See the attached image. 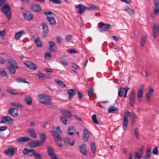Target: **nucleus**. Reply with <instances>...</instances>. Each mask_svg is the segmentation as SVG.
Returning <instances> with one entry per match:
<instances>
[{"label": "nucleus", "mask_w": 159, "mask_h": 159, "mask_svg": "<svg viewBox=\"0 0 159 159\" xmlns=\"http://www.w3.org/2000/svg\"><path fill=\"white\" fill-rule=\"evenodd\" d=\"M38 97L39 101L42 104L50 105L53 104L51 102L52 98L47 95L40 94L38 95Z\"/></svg>", "instance_id": "obj_1"}, {"label": "nucleus", "mask_w": 159, "mask_h": 159, "mask_svg": "<svg viewBox=\"0 0 159 159\" xmlns=\"http://www.w3.org/2000/svg\"><path fill=\"white\" fill-rule=\"evenodd\" d=\"M1 11L6 16L8 20L11 19V12L8 4L6 3L3 5L1 8Z\"/></svg>", "instance_id": "obj_2"}, {"label": "nucleus", "mask_w": 159, "mask_h": 159, "mask_svg": "<svg viewBox=\"0 0 159 159\" xmlns=\"http://www.w3.org/2000/svg\"><path fill=\"white\" fill-rule=\"evenodd\" d=\"M100 32L105 31L108 30L111 26V25L108 24H104L101 22L98 24Z\"/></svg>", "instance_id": "obj_3"}, {"label": "nucleus", "mask_w": 159, "mask_h": 159, "mask_svg": "<svg viewBox=\"0 0 159 159\" xmlns=\"http://www.w3.org/2000/svg\"><path fill=\"white\" fill-rule=\"evenodd\" d=\"M17 151V150L16 148L14 149L13 148L10 147L8 148L7 149L5 150L4 152L7 156L10 157H12L14 155L15 153Z\"/></svg>", "instance_id": "obj_4"}, {"label": "nucleus", "mask_w": 159, "mask_h": 159, "mask_svg": "<svg viewBox=\"0 0 159 159\" xmlns=\"http://www.w3.org/2000/svg\"><path fill=\"white\" fill-rule=\"evenodd\" d=\"M131 116V113L129 111H127L126 113V112L125 113L123 125L124 126V129L125 130H126L127 128V125L128 124V116Z\"/></svg>", "instance_id": "obj_5"}, {"label": "nucleus", "mask_w": 159, "mask_h": 159, "mask_svg": "<svg viewBox=\"0 0 159 159\" xmlns=\"http://www.w3.org/2000/svg\"><path fill=\"white\" fill-rule=\"evenodd\" d=\"M42 26L43 33L42 36L43 37H46L47 36L49 32L48 27V25L45 23H43L41 25Z\"/></svg>", "instance_id": "obj_6"}, {"label": "nucleus", "mask_w": 159, "mask_h": 159, "mask_svg": "<svg viewBox=\"0 0 159 159\" xmlns=\"http://www.w3.org/2000/svg\"><path fill=\"white\" fill-rule=\"evenodd\" d=\"M43 144L40 140H32L29 143V145L31 147L34 148L42 146Z\"/></svg>", "instance_id": "obj_7"}, {"label": "nucleus", "mask_w": 159, "mask_h": 159, "mask_svg": "<svg viewBox=\"0 0 159 159\" xmlns=\"http://www.w3.org/2000/svg\"><path fill=\"white\" fill-rule=\"evenodd\" d=\"M24 64L29 69L34 70L37 68L35 64L31 61H27L24 62Z\"/></svg>", "instance_id": "obj_8"}, {"label": "nucleus", "mask_w": 159, "mask_h": 159, "mask_svg": "<svg viewBox=\"0 0 159 159\" xmlns=\"http://www.w3.org/2000/svg\"><path fill=\"white\" fill-rule=\"evenodd\" d=\"M23 16L25 19L28 21H30L33 19V14L29 11H26L23 12Z\"/></svg>", "instance_id": "obj_9"}, {"label": "nucleus", "mask_w": 159, "mask_h": 159, "mask_svg": "<svg viewBox=\"0 0 159 159\" xmlns=\"http://www.w3.org/2000/svg\"><path fill=\"white\" fill-rule=\"evenodd\" d=\"M135 95L134 90H132L129 96V103L131 106H134L135 103Z\"/></svg>", "instance_id": "obj_10"}, {"label": "nucleus", "mask_w": 159, "mask_h": 159, "mask_svg": "<svg viewBox=\"0 0 159 159\" xmlns=\"http://www.w3.org/2000/svg\"><path fill=\"white\" fill-rule=\"evenodd\" d=\"M13 120L9 116H6L2 118V119L0 122L1 123H6L10 124L13 123Z\"/></svg>", "instance_id": "obj_11"}, {"label": "nucleus", "mask_w": 159, "mask_h": 159, "mask_svg": "<svg viewBox=\"0 0 159 159\" xmlns=\"http://www.w3.org/2000/svg\"><path fill=\"white\" fill-rule=\"evenodd\" d=\"M89 136L90 132L87 129H85L84 130L83 135V139L84 142L88 141Z\"/></svg>", "instance_id": "obj_12"}, {"label": "nucleus", "mask_w": 159, "mask_h": 159, "mask_svg": "<svg viewBox=\"0 0 159 159\" xmlns=\"http://www.w3.org/2000/svg\"><path fill=\"white\" fill-rule=\"evenodd\" d=\"M31 9L34 12H39L41 11L42 8L39 4H34L31 6Z\"/></svg>", "instance_id": "obj_13"}, {"label": "nucleus", "mask_w": 159, "mask_h": 159, "mask_svg": "<svg viewBox=\"0 0 159 159\" xmlns=\"http://www.w3.org/2000/svg\"><path fill=\"white\" fill-rule=\"evenodd\" d=\"M9 114L14 117L17 116L18 115V109L16 108H10L8 111Z\"/></svg>", "instance_id": "obj_14"}, {"label": "nucleus", "mask_w": 159, "mask_h": 159, "mask_svg": "<svg viewBox=\"0 0 159 159\" xmlns=\"http://www.w3.org/2000/svg\"><path fill=\"white\" fill-rule=\"evenodd\" d=\"M31 139L26 136L20 137L17 139V141L18 143H22L30 141Z\"/></svg>", "instance_id": "obj_15"}, {"label": "nucleus", "mask_w": 159, "mask_h": 159, "mask_svg": "<svg viewBox=\"0 0 159 159\" xmlns=\"http://www.w3.org/2000/svg\"><path fill=\"white\" fill-rule=\"evenodd\" d=\"M158 32V25L157 24H154L153 27V36L154 38H155L157 36Z\"/></svg>", "instance_id": "obj_16"}, {"label": "nucleus", "mask_w": 159, "mask_h": 159, "mask_svg": "<svg viewBox=\"0 0 159 159\" xmlns=\"http://www.w3.org/2000/svg\"><path fill=\"white\" fill-rule=\"evenodd\" d=\"M75 8L79 9L78 11V13L80 14H82L86 9V7L84 6L83 4H80L76 5Z\"/></svg>", "instance_id": "obj_17"}, {"label": "nucleus", "mask_w": 159, "mask_h": 159, "mask_svg": "<svg viewBox=\"0 0 159 159\" xmlns=\"http://www.w3.org/2000/svg\"><path fill=\"white\" fill-rule=\"evenodd\" d=\"M52 135L55 139V140L57 141H61L62 140V139L61 136L58 134L57 131H54L53 130L51 131Z\"/></svg>", "instance_id": "obj_18"}, {"label": "nucleus", "mask_w": 159, "mask_h": 159, "mask_svg": "<svg viewBox=\"0 0 159 159\" xmlns=\"http://www.w3.org/2000/svg\"><path fill=\"white\" fill-rule=\"evenodd\" d=\"M158 0H153V3L155 5L154 7V14L157 15L159 11V2Z\"/></svg>", "instance_id": "obj_19"}, {"label": "nucleus", "mask_w": 159, "mask_h": 159, "mask_svg": "<svg viewBox=\"0 0 159 159\" xmlns=\"http://www.w3.org/2000/svg\"><path fill=\"white\" fill-rule=\"evenodd\" d=\"M60 111L66 117L69 119L71 118L72 114L70 111L65 109L64 110H61Z\"/></svg>", "instance_id": "obj_20"}, {"label": "nucleus", "mask_w": 159, "mask_h": 159, "mask_svg": "<svg viewBox=\"0 0 159 159\" xmlns=\"http://www.w3.org/2000/svg\"><path fill=\"white\" fill-rule=\"evenodd\" d=\"M8 64L10 65V66H15L16 68H19V66L16 62L12 58H9L7 59Z\"/></svg>", "instance_id": "obj_21"}, {"label": "nucleus", "mask_w": 159, "mask_h": 159, "mask_svg": "<svg viewBox=\"0 0 159 159\" xmlns=\"http://www.w3.org/2000/svg\"><path fill=\"white\" fill-rule=\"evenodd\" d=\"M25 34L26 32L24 30H20L16 33L14 36L15 39L16 40H18L20 37L22 35Z\"/></svg>", "instance_id": "obj_22"}, {"label": "nucleus", "mask_w": 159, "mask_h": 159, "mask_svg": "<svg viewBox=\"0 0 159 159\" xmlns=\"http://www.w3.org/2000/svg\"><path fill=\"white\" fill-rule=\"evenodd\" d=\"M68 95V98L70 100L73 98V96L75 95L76 91L75 90L73 89H68L67 91Z\"/></svg>", "instance_id": "obj_23"}, {"label": "nucleus", "mask_w": 159, "mask_h": 159, "mask_svg": "<svg viewBox=\"0 0 159 159\" xmlns=\"http://www.w3.org/2000/svg\"><path fill=\"white\" fill-rule=\"evenodd\" d=\"M154 92V89L152 88H149L148 92L146 94V98L147 101H150V97L152 95Z\"/></svg>", "instance_id": "obj_24"}, {"label": "nucleus", "mask_w": 159, "mask_h": 159, "mask_svg": "<svg viewBox=\"0 0 159 159\" xmlns=\"http://www.w3.org/2000/svg\"><path fill=\"white\" fill-rule=\"evenodd\" d=\"M31 152H32V153L30 154L29 153L28 154V155L31 157L34 156L35 159H42L39 153H37L33 149V151H31Z\"/></svg>", "instance_id": "obj_25"}, {"label": "nucleus", "mask_w": 159, "mask_h": 159, "mask_svg": "<svg viewBox=\"0 0 159 159\" xmlns=\"http://www.w3.org/2000/svg\"><path fill=\"white\" fill-rule=\"evenodd\" d=\"M80 152L84 155L87 154V152L86 150V146L85 144H83L79 147Z\"/></svg>", "instance_id": "obj_26"}, {"label": "nucleus", "mask_w": 159, "mask_h": 159, "mask_svg": "<svg viewBox=\"0 0 159 159\" xmlns=\"http://www.w3.org/2000/svg\"><path fill=\"white\" fill-rule=\"evenodd\" d=\"M49 49L52 52L55 51L57 49V47L55 43L52 41H50L49 42Z\"/></svg>", "instance_id": "obj_27"}, {"label": "nucleus", "mask_w": 159, "mask_h": 159, "mask_svg": "<svg viewBox=\"0 0 159 159\" xmlns=\"http://www.w3.org/2000/svg\"><path fill=\"white\" fill-rule=\"evenodd\" d=\"M27 132L28 134L32 137L35 138L36 137V134L35 130L33 128L29 129Z\"/></svg>", "instance_id": "obj_28"}, {"label": "nucleus", "mask_w": 159, "mask_h": 159, "mask_svg": "<svg viewBox=\"0 0 159 159\" xmlns=\"http://www.w3.org/2000/svg\"><path fill=\"white\" fill-rule=\"evenodd\" d=\"M24 101L26 104L31 105L32 102V99L30 96L27 95L25 98Z\"/></svg>", "instance_id": "obj_29"}, {"label": "nucleus", "mask_w": 159, "mask_h": 159, "mask_svg": "<svg viewBox=\"0 0 159 159\" xmlns=\"http://www.w3.org/2000/svg\"><path fill=\"white\" fill-rule=\"evenodd\" d=\"M151 148L150 146L148 147L146 151L144 157L145 159H149L150 158L151 154Z\"/></svg>", "instance_id": "obj_30"}, {"label": "nucleus", "mask_w": 159, "mask_h": 159, "mask_svg": "<svg viewBox=\"0 0 159 159\" xmlns=\"http://www.w3.org/2000/svg\"><path fill=\"white\" fill-rule=\"evenodd\" d=\"M34 42L38 47L41 48L43 45V42L39 36H37L36 39L34 40Z\"/></svg>", "instance_id": "obj_31"}, {"label": "nucleus", "mask_w": 159, "mask_h": 159, "mask_svg": "<svg viewBox=\"0 0 159 159\" xmlns=\"http://www.w3.org/2000/svg\"><path fill=\"white\" fill-rule=\"evenodd\" d=\"M47 20L50 25L54 26L56 25V21L54 17H48Z\"/></svg>", "instance_id": "obj_32"}, {"label": "nucleus", "mask_w": 159, "mask_h": 159, "mask_svg": "<svg viewBox=\"0 0 159 159\" xmlns=\"http://www.w3.org/2000/svg\"><path fill=\"white\" fill-rule=\"evenodd\" d=\"M118 111V109L114 106H111L108 108V113H115Z\"/></svg>", "instance_id": "obj_33"}, {"label": "nucleus", "mask_w": 159, "mask_h": 159, "mask_svg": "<svg viewBox=\"0 0 159 159\" xmlns=\"http://www.w3.org/2000/svg\"><path fill=\"white\" fill-rule=\"evenodd\" d=\"M75 128L73 126L69 127L68 129L67 134L68 135H71L75 132Z\"/></svg>", "instance_id": "obj_34"}, {"label": "nucleus", "mask_w": 159, "mask_h": 159, "mask_svg": "<svg viewBox=\"0 0 159 159\" xmlns=\"http://www.w3.org/2000/svg\"><path fill=\"white\" fill-rule=\"evenodd\" d=\"M39 137L41 140V143L43 144L46 140V134L44 133H40Z\"/></svg>", "instance_id": "obj_35"}, {"label": "nucleus", "mask_w": 159, "mask_h": 159, "mask_svg": "<svg viewBox=\"0 0 159 159\" xmlns=\"http://www.w3.org/2000/svg\"><path fill=\"white\" fill-rule=\"evenodd\" d=\"M7 67L8 70L11 73L13 74H15L16 73V69L17 68L15 67V66H9Z\"/></svg>", "instance_id": "obj_36"}, {"label": "nucleus", "mask_w": 159, "mask_h": 159, "mask_svg": "<svg viewBox=\"0 0 159 159\" xmlns=\"http://www.w3.org/2000/svg\"><path fill=\"white\" fill-rule=\"evenodd\" d=\"M16 82L19 83H26L28 84V85H29L30 84V83L25 80L24 79H22V78L19 77L18 78H16Z\"/></svg>", "instance_id": "obj_37"}, {"label": "nucleus", "mask_w": 159, "mask_h": 159, "mask_svg": "<svg viewBox=\"0 0 159 159\" xmlns=\"http://www.w3.org/2000/svg\"><path fill=\"white\" fill-rule=\"evenodd\" d=\"M137 118V116L134 112L132 113V116L131 117V124L133 125L136 122V120Z\"/></svg>", "instance_id": "obj_38"}, {"label": "nucleus", "mask_w": 159, "mask_h": 159, "mask_svg": "<svg viewBox=\"0 0 159 159\" xmlns=\"http://www.w3.org/2000/svg\"><path fill=\"white\" fill-rule=\"evenodd\" d=\"M64 141L65 143V144L66 145H67V144H69L70 146H73L74 145V144L75 140L73 139L72 142V143H70V139L67 138H65L64 139Z\"/></svg>", "instance_id": "obj_39"}, {"label": "nucleus", "mask_w": 159, "mask_h": 159, "mask_svg": "<svg viewBox=\"0 0 159 159\" xmlns=\"http://www.w3.org/2000/svg\"><path fill=\"white\" fill-rule=\"evenodd\" d=\"M10 104L13 106L19 108H23L24 107L22 104L18 102H11Z\"/></svg>", "instance_id": "obj_40"}, {"label": "nucleus", "mask_w": 159, "mask_h": 159, "mask_svg": "<svg viewBox=\"0 0 159 159\" xmlns=\"http://www.w3.org/2000/svg\"><path fill=\"white\" fill-rule=\"evenodd\" d=\"M48 152L49 156L51 157L54 156V155L56 154L54 153V149L51 147H48Z\"/></svg>", "instance_id": "obj_41"}, {"label": "nucleus", "mask_w": 159, "mask_h": 159, "mask_svg": "<svg viewBox=\"0 0 159 159\" xmlns=\"http://www.w3.org/2000/svg\"><path fill=\"white\" fill-rule=\"evenodd\" d=\"M55 81L59 86H61L62 88H66V84H64L62 81L59 80H55Z\"/></svg>", "instance_id": "obj_42"}, {"label": "nucleus", "mask_w": 159, "mask_h": 159, "mask_svg": "<svg viewBox=\"0 0 159 159\" xmlns=\"http://www.w3.org/2000/svg\"><path fill=\"white\" fill-rule=\"evenodd\" d=\"M125 10L130 15L135 14V11L134 9H131L130 7H128L126 8L125 9Z\"/></svg>", "instance_id": "obj_43"}, {"label": "nucleus", "mask_w": 159, "mask_h": 159, "mask_svg": "<svg viewBox=\"0 0 159 159\" xmlns=\"http://www.w3.org/2000/svg\"><path fill=\"white\" fill-rule=\"evenodd\" d=\"M99 9V7H98L93 4H90L89 5V6L86 7V9H87L89 10L90 9L96 10L98 9Z\"/></svg>", "instance_id": "obj_44"}, {"label": "nucleus", "mask_w": 159, "mask_h": 159, "mask_svg": "<svg viewBox=\"0 0 159 159\" xmlns=\"http://www.w3.org/2000/svg\"><path fill=\"white\" fill-rule=\"evenodd\" d=\"M33 151V149H28L26 148H25L23 151L24 155H26L29 154L31 151Z\"/></svg>", "instance_id": "obj_45"}, {"label": "nucleus", "mask_w": 159, "mask_h": 159, "mask_svg": "<svg viewBox=\"0 0 159 159\" xmlns=\"http://www.w3.org/2000/svg\"><path fill=\"white\" fill-rule=\"evenodd\" d=\"M38 76L39 79L41 80H43L45 79L46 75L42 72H39L38 73Z\"/></svg>", "instance_id": "obj_46"}, {"label": "nucleus", "mask_w": 159, "mask_h": 159, "mask_svg": "<svg viewBox=\"0 0 159 159\" xmlns=\"http://www.w3.org/2000/svg\"><path fill=\"white\" fill-rule=\"evenodd\" d=\"M62 64L64 65H67L68 64L67 60L66 58L61 57L60 58Z\"/></svg>", "instance_id": "obj_47"}, {"label": "nucleus", "mask_w": 159, "mask_h": 159, "mask_svg": "<svg viewBox=\"0 0 159 159\" xmlns=\"http://www.w3.org/2000/svg\"><path fill=\"white\" fill-rule=\"evenodd\" d=\"M61 121L65 125H66L67 123V119L64 116H61L60 117Z\"/></svg>", "instance_id": "obj_48"}, {"label": "nucleus", "mask_w": 159, "mask_h": 159, "mask_svg": "<svg viewBox=\"0 0 159 159\" xmlns=\"http://www.w3.org/2000/svg\"><path fill=\"white\" fill-rule=\"evenodd\" d=\"M92 120L94 123L96 124H98L99 123L98 121L96 115L93 114L92 116Z\"/></svg>", "instance_id": "obj_49"}, {"label": "nucleus", "mask_w": 159, "mask_h": 159, "mask_svg": "<svg viewBox=\"0 0 159 159\" xmlns=\"http://www.w3.org/2000/svg\"><path fill=\"white\" fill-rule=\"evenodd\" d=\"M93 89L92 87H90L88 90V94L89 97L92 96L93 94Z\"/></svg>", "instance_id": "obj_50"}, {"label": "nucleus", "mask_w": 159, "mask_h": 159, "mask_svg": "<svg viewBox=\"0 0 159 159\" xmlns=\"http://www.w3.org/2000/svg\"><path fill=\"white\" fill-rule=\"evenodd\" d=\"M0 75L2 77L6 76L8 78V77L7 73L4 70L0 71Z\"/></svg>", "instance_id": "obj_51"}, {"label": "nucleus", "mask_w": 159, "mask_h": 159, "mask_svg": "<svg viewBox=\"0 0 159 159\" xmlns=\"http://www.w3.org/2000/svg\"><path fill=\"white\" fill-rule=\"evenodd\" d=\"M152 153L155 155H157L158 154L159 151L158 149V147L157 146H156L152 151Z\"/></svg>", "instance_id": "obj_52"}, {"label": "nucleus", "mask_w": 159, "mask_h": 159, "mask_svg": "<svg viewBox=\"0 0 159 159\" xmlns=\"http://www.w3.org/2000/svg\"><path fill=\"white\" fill-rule=\"evenodd\" d=\"M134 136L137 139H139V132L138 128H136L134 130Z\"/></svg>", "instance_id": "obj_53"}, {"label": "nucleus", "mask_w": 159, "mask_h": 159, "mask_svg": "<svg viewBox=\"0 0 159 159\" xmlns=\"http://www.w3.org/2000/svg\"><path fill=\"white\" fill-rule=\"evenodd\" d=\"M146 41V38L144 36L142 37L141 40V45L142 46H143Z\"/></svg>", "instance_id": "obj_54"}, {"label": "nucleus", "mask_w": 159, "mask_h": 159, "mask_svg": "<svg viewBox=\"0 0 159 159\" xmlns=\"http://www.w3.org/2000/svg\"><path fill=\"white\" fill-rule=\"evenodd\" d=\"M77 93L78 94V97L80 99H83V93H81L80 91L77 90Z\"/></svg>", "instance_id": "obj_55"}, {"label": "nucleus", "mask_w": 159, "mask_h": 159, "mask_svg": "<svg viewBox=\"0 0 159 159\" xmlns=\"http://www.w3.org/2000/svg\"><path fill=\"white\" fill-rule=\"evenodd\" d=\"M6 33L5 30H3L2 31H0V38L1 39H3L4 36Z\"/></svg>", "instance_id": "obj_56"}, {"label": "nucleus", "mask_w": 159, "mask_h": 159, "mask_svg": "<svg viewBox=\"0 0 159 159\" xmlns=\"http://www.w3.org/2000/svg\"><path fill=\"white\" fill-rule=\"evenodd\" d=\"M44 14L47 18L48 17H49L48 16L49 15H54V14L51 11H48L47 12H45L44 13Z\"/></svg>", "instance_id": "obj_57"}, {"label": "nucleus", "mask_w": 159, "mask_h": 159, "mask_svg": "<svg viewBox=\"0 0 159 159\" xmlns=\"http://www.w3.org/2000/svg\"><path fill=\"white\" fill-rule=\"evenodd\" d=\"M44 56L45 58H46L48 60L51 58V54L49 52L45 53L44 55Z\"/></svg>", "instance_id": "obj_58"}, {"label": "nucleus", "mask_w": 159, "mask_h": 159, "mask_svg": "<svg viewBox=\"0 0 159 159\" xmlns=\"http://www.w3.org/2000/svg\"><path fill=\"white\" fill-rule=\"evenodd\" d=\"M124 89L125 90V93L123 97L124 98H125L126 97L127 92L128 90L129 89V88L128 87H126Z\"/></svg>", "instance_id": "obj_59"}, {"label": "nucleus", "mask_w": 159, "mask_h": 159, "mask_svg": "<svg viewBox=\"0 0 159 159\" xmlns=\"http://www.w3.org/2000/svg\"><path fill=\"white\" fill-rule=\"evenodd\" d=\"M143 95V92L142 91H138L137 97L139 98H142Z\"/></svg>", "instance_id": "obj_60"}, {"label": "nucleus", "mask_w": 159, "mask_h": 159, "mask_svg": "<svg viewBox=\"0 0 159 159\" xmlns=\"http://www.w3.org/2000/svg\"><path fill=\"white\" fill-rule=\"evenodd\" d=\"M72 37L71 35H68L66 36V39L67 42H69L70 40Z\"/></svg>", "instance_id": "obj_61"}, {"label": "nucleus", "mask_w": 159, "mask_h": 159, "mask_svg": "<svg viewBox=\"0 0 159 159\" xmlns=\"http://www.w3.org/2000/svg\"><path fill=\"white\" fill-rule=\"evenodd\" d=\"M50 1L55 4H60L61 3V1L60 0H50Z\"/></svg>", "instance_id": "obj_62"}, {"label": "nucleus", "mask_w": 159, "mask_h": 159, "mask_svg": "<svg viewBox=\"0 0 159 159\" xmlns=\"http://www.w3.org/2000/svg\"><path fill=\"white\" fill-rule=\"evenodd\" d=\"M62 38L60 36H57L56 37V40L57 43H60L61 42Z\"/></svg>", "instance_id": "obj_63"}, {"label": "nucleus", "mask_w": 159, "mask_h": 159, "mask_svg": "<svg viewBox=\"0 0 159 159\" xmlns=\"http://www.w3.org/2000/svg\"><path fill=\"white\" fill-rule=\"evenodd\" d=\"M71 66L72 68L75 69H77L78 68V66L77 64L74 63L72 64Z\"/></svg>", "instance_id": "obj_64"}]
</instances>
